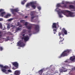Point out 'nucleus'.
<instances>
[{
  "label": "nucleus",
  "mask_w": 75,
  "mask_h": 75,
  "mask_svg": "<svg viewBox=\"0 0 75 75\" xmlns=\"http://www.w3.org/2000/svg\"><path fill=\"white\" fill-rule=\"evenodd\" d=\"M61 13H62L64 15L67 13V14L66 15L67 17H75V13H74L70 12V11L68 10H62L60 11H59L58 13L59 16L60 18H62L63 17L61 15Z\"/></svg>",
  "instance_id": "1"
},
{
  "label": "nucleus",
  "mask_w": 75,
  "mask_h": 75,
  "mask_svg": "<svg viewBox=\"0 0 75 75\" xmlns=\"http://www.w3.org/2000/svg\"><path fill=\"white\" fill-rule=\"evenodd\" d=\"M70 51L69 50H65L62 53L60 56L58 57V58H61L62 57L68 56V54H69V52Z\"/></svg>",
  "instance_id": "2"
},
{
  "label": "nucleus",
  "mask_w": 75,
  "mask_h": 75,
  "mask_svg": "<svg viewBox=\"0 0 75 75\" xmlns=\"http://www.w3.org/2000/svg\"><path fill=\"white\" fill-rule=\"evenodd\" d=\"M37 3L36 2H30L29 3H28L26 5V7H29L30 5V6L33 9H35L36 8V6L35 5V4H36Z\"/></svg>",
  "instance_id": "3"
},
{
  "label": "nucleus",
  "mask_w": 75,
  "mask_h": 75,
  "mask_svg": "<svg viewBox=\"0 0 75 75\" xmlns=\"http://www.w3.org/2000/svg\"><path fill=\"white\" fill-rule=\"evenodd\" d=\"M28 24V23L27 22H26L25 23V25L26 26V27L28 30H28V33H30L31 32V30L32 28V26L31 25H29L27 26Z\"/></svg>",
  "instance_id": "4"
},
{
  "label": "nucleus",
  "mask_w": 75,
  "mask_h": 75,
  "mask_svg": "<svg viewBox=\"0 0 75 75\" xmlns=\"http://www.w3.org/2000/svg\"><path fill=\"white\" fill-rule=\"evenodd\" d=\"M35 14V11H32L31 12L30 15L31 16V20L34 19L35 17V16H34Z\"/></svg>",
  "instance_id": "5"
},
{
  "label": "nucleus",
  "mask_w": 75,
  "mask_h": 75,
  "mask_svg": "<svg viewBox=\"0 0 75 75\" xmlns=\"http://www.w3.org/2000/svg\"><path fill=\"white\" fill-rule=\"evenodd\" d=\"M11 11L12 12L13 14V15H15L16 13L15 12H18L19 11L18 8L16 9H11Z\"/></svg>",
  "instance_id": "6"
},
{
  "label": "nucleus",
  "mask_w": 75,
  "mask_h": 75,
  "mask_svg": "<svg viewBox=\"0 0 75 75\" xmlns=\"http://www.w3.org/2000/svg\"><path fill=\"white\" fill-rule=\"evenodd\" d=\"M13 65L15 67H16V68L15 69L14 68V67L12 68L13 69L15 70L16 69H17L18 68V63H17V62H14L13 63Z\"/></svg>",
  "instance_id": "7"
},
{
  "label": "nucleus",
  "mask_w": 75,
  "mask_h": 75,
  "mask_svg": "<svg viewBox=\"0 0 75 75\" xmlns=\"http://www.w3.org/2000/svg\"><path fill=\"white\" fill-rule=\"evenodd\" d=\"M34 25L35 26L34 28L35 30L36 31H39V28H40L39 25Z\"/></svg>",
  "instance_id": "8"
},
{
  "label": "nucleus",
  "mask_w": 75,
  "mask_h": 75,
  "mask_svg": "<svg viewBox=\"0 0 75 75\" xmlns=\"http://www.w3.org/2000/svg\"><path fill=\"white\" fill-rule=\"evenodd\" d=\"M18 46H20V47H24L25 46V44L23 43V42L20 41L18 42Z\"/></svg>",
  "instance_id": "9"
},
{
  "label": "nucleus",
  "mask_w": 75,
  "mask_h": 75,
  "mask_svg": "<svg viewBox=\"0 0 75 75\" xmlns=\"http://www.w3.org/2000/svg\"><path fill=\"white\" fill-rule=\"evenodd\" d=\"M20 74H21L20 70H16L15 71L14 74L15 75H20Z\"/></svg>",
  "instance_id": "10"
},
{
  "label": "nucleus",
  "mask_w": 75,
  "mask_h": 75,
  "mask_svg": "<svg viewBox=\"0 0 75 75\" xmlns=\"http://www.w3.org/2000/svg\"><path fill=\"white\" fill-rule=\"evenodd\" d=\"M30 38H29V37L27 35L25 36L24 38V41L26 42L27 41H28V40H29V39Z\"/></svg>",
  "instance_id": "11"
},
{
  "label": "nucleus",
  "mask_w": 75,
  "mask_h": 75,
  "mask_svg": "<svg viewBox=\"0 0 75 75\" xmlns=\"http://www.w3.org/2000/svg\"><path fill=\"white\" fill-rule=\"evenodd\" d=\"M52 28L54 29V28H57V23H53L52 25Z\"/></svg>",
  "instance_id": "12"
},
{
  "label": "nucleus",
  "mask_w": 75,
  "mask_h": 75,
  "mask_svg": "<svg viewBox=\"0 0 75 75\" xmlns=\"http://www.w3.org/2000/svg\"><path fill=\"white\" fill-rule=\"evenodd\" d=\"M1 71H2L3 72H5V73L6 74H8L9 73L8 72H6V71H7V70L4 69H1Z\"/></svg>",
  "instance_id": "13"
},
{
  "label": "nucleus",
  "mask_w": 75,
  "mask_h": 75,
  "mask_svg": "<svg viewBox=\"0 0 75 75\" xmlns=\"http://www.w3.org/2000/svg\"><path fill=\"white\" fill-rule=\"evenodd\" d=\"M70 59L72 62H74L75 59V56H72L70 58Z\"/></svg>",
  "instance_id": "14"
},
{
  "label": "nucleus",
  "mask_w": 75,
  "mask_h": 75,
  "mask_svg": "<svg viewBox=\"0 0 75 75\" xmlns=\"http://www.w3.org/2000/svg\"><path fill=\"white\" fill-rule=\"evenodd\" d=\"M6 14V12H2L0 15L1 17H2L4 16V15H5Z\"/></svg>",
  "instance_id": "15"
},
{
  "label": "nucleus",
  "mask_w": 75,
  "mask_h": 75,
  "mask_svg": "<svg viewBox=\"0 0 75 75\" xmlns=\"http://www.w3.org/2000/svg\"><path fill=\"white\" fill-rule=\"evenodd\" d=\"M10 16H11V14L9 13H8L6 14V15L4 16V17H5V18H8V17H10Z\"/></svg>",
  "instance_id": "16"
},
{
  "label": "nucleus",
  "mask_w": 75,
  "mask_h": 75,
  "mask_svg": "<svg viewBox=\"0 0 75 75\" xmlns=\"http://www.w3.org/2000/svg\"><path fill=\"white\" fill-rule=\"evenodd\" d=\"M19 30L21 31V28H20L19 27L17 28L15 30L16 33H17L18 31H19Z\"/></svg>",
  "instance_id": "17"
},
{
  "label": "nucleus",
  "mask_w": 75,
  "mask_h": 75,
  "mask_svg": "<svg viewBox=\"0 0 75 75\" xmlns=\"http://www.w3.org/2000/svg\"><path fill=\"white\" fill-rule=\"evenodd\" d=\"M42 72H43V69H41L40 71H39V73L40 75H42Z\"/></svg>",
  "instance_id": "18"
},
{
  "label": "nucleus",
  "mask_w": 75,
  "mask_h": 75,
  "mask_svg": "<svg viewBox=\"0 0 75 75\" xmlns=\"http://www.w3.org/2000/svg\"><path fill=\"white\" fill-rule=\"evenodd\" d=\"M69 8H73V9H75V7L73 5H70L69 6Z\"/></svg>",
  "instance_id": "19"
},
{
  "label": "nucleus",
  "mask_w": 75,
  "mask_h": 75,
  "mask_svg": "<svg viewBox=\"0 0 75 75\" xmlns=\"http://www.w3.org/2000/svg\"><path fill=\"white\" fill-rule=\"evenodd\" d=\"M25 2H26V1H25V0H24L22 1L21 3L23 5V4H25Z\"/></svg>",
  "instance_id": "20"
},
{
  "label": "nucleus",
  "mask_w": 75,
  "mask_h": 75,
  "mask_svg": "<svg viewBox=\"0 0 75 75\" xmlns=\"http://www.w3.org/2000/svg\"><path fill=\"white\" fill-rule=\"evenodd\" d=\"M59 39H60V41H63L64 39L61 36L59 37Z\"/></svg>",
  "instance_id": "21"
},
{
  "label": "nucleus",
  "mask_w": 75,
  "mask_h": 75,
  "mask_svg": "<svg viewBox=\"0 0 75 75\" xmlns=\"http://www.w3.org/2000/svg\"><path fill=\"white\" fill-rule=\"evenodd\" d=\"M65 3H66V4H68V2H65L64 1H62V4H65Z\"/></svg>",
  "instance_id": "22"
},
{
  "label": "nucleus",
  "mask_w": 75,
  "mask_h": 75,
  "mask_svg": "<svg viewBox=\"0 0 75 75\" xmlns=\"http://www.w3.org/2000/svg\"><path fill=\"white\" fill-rule=\"evenodd\" d=\"M3 68H4V69H8V67L7 66H4Z\"/></svg>",
  "instance_id": "23"
},
{
  "label": "nucleus",
  "mask_w": 75,
  "mask_h": 75,
  "mask_svg": "<svg viewBox=\"0 0 75 75\" xmlns=\"http://www.w3.org/2000/svg\"><path fill=\"white\" fill-rule=\"evenodd\" d=\"M61 7H62V8H67V5H65L63 6H61Z\"/></svg>",
  "instance_id": "24"
},
{
  "label": "nucleus",
  "mask_w": 75,
  "mask_h": 75,
  "mask_svg": "<svg viewBox=\"0 0 75 75\" xmlns=\"http://www.w3.org/2000/svg\"><path fill=\"white\" fill-rule=\"evenodd\" d=\"M20 21L21 23H25V21L24 20H21Z\"/></svg>",
  "instance_id": "25"
},
{
  "label": "nucleus",
  "mask_w": 75,
  "mask_h": 75,
  "mask_svg": "<svg viewBox=\"0 0 75 75\" xmlns=\"http://www.w3.org/2000/svg\"><path fill=\"white\" fill-rule=\"evenodd\" d=\"M53 31H54L53 33H54V34H55L56 33V32H57V30H56V29H53Z\"/></svg>",
  "instance_id": "26"
},
{
  "label": "nucleus",
  "mask_w": 75,
  "mask_h": 75,
  "mask_svg": "<svg viewBox=\"0 0 75 75\" xmlns=\"http://www.w3.org/2000/svg\"><path fill=\"white\" fill-rule=\"evenodd\" d=\"M57 7H61V4H57Z\"/></svg>",
  "instance_id": "27"
},
{
  "label": "nucleus",
  "mask_w": 75,
  "mask_h": 75,
  "mask_svg": "<svg viewBox=\"0 0 75 75\" xmlns=\"http://www.w3.org/2000/svg\"><path fill=\"white\" fill-rule=\"evenodd\" d=\"M64 62H66V63H67L68 64H69V63H70L69 60H66Z\"/></svg>",
  "instance_id": "28"
},
{
  "label": "nucleus",
  "mask_w": 75,
  "mask_h": 75,
  "mask_svg": "<svg viewBox=\"0 0 75 75\" xmlns=\"http://www.w3.org/2000/svg\"><path fill=\"white\" fill-rule=\"evenodd\" d=\"M27 32L26 29H24L23 30V33H25Z\"/></svg>",
  "instance_id": "29"
},
{
  "label": "nucleus",
  "mask_w": 75,
  "mask_h": 75,
  "mask_svg": "<svg viewBox=\"0 0 75 75\" xmlns=\"http://www.w3.org/2000/svg\"><path fill=\"white\" fill-rule=\"evenodd\" d=\"M4 10L2 9H0V13H2V11H4Z\"/></svg>",
  "instance_id": "30"
},
{
  "label": "nucleus",
  "mask_w": 75,
  "mask_h": 75,
  "mask_svg": "<svg viewBox=\"0 0 75 75\" xmlns=\"http://www.w3.org/2000/svg\"><path fill=\"white\" fill-rule=\"evenodd\" d=\"M64 34H65V35H67V31L66 30L64 31Z\"/></svg>",
  "instance_id": "31"
},
{
  "label": "nucleus",
  "mask_w": 75,
  "mask_h": 75,
  "mask_svg": "<svg viewBox=\"0 0 75 75\" xmlns=\"http://www.w3.org/2000/svg\"><path fill=\"white\" fill-rule=\"evenodd\" d=\"M0 67H1V68H3V67H4V66H3V65L0 64Z\"/></svg>",
  "instance_id": "32"
},
{
  "label": "nucleus",
  "mask_w": 75,
  "mask_h": 75,
  "mask_svg": "<svg viewBox=\"0 0 75 75\" xmlns=\"http://www.w3.org/2000/svg\"><path fill=\"white\" fill-rule=\"evenodd\" d=\"M66 30H65V29L64 28H63L62 29V31H63V32H64V31H66Z\"/></svg>",
  "instance_id": "33"
},
{
  "label": "nucleus",
  "mask_w": 75,
  "mask_h": 75,
  "mask_svg": "<svg viewBox=\"0 0 75 75\" xmlns=\"http://www.w3.org/2000/svg\"><path fill=\"white\" fill-rule=\"evenodd\" d=\"M3 50V48L2 47H1L0 46V51H1Z\"/></svg>",
  "instance_id": "34"
},
{
  "label": "nucleus",
  "mask_w": 75,
  "mask_h": 75,
  "mask_svg": "<svg viewBox=\"0 0 75 75\" xmlns=\"http://www.w3.org/2000/svg\"><path fill=\"white\" fill-rule=\"evenodd\" d=\"M59 44H63L62 43V41H60L59 42Z\"/></svg>",
  "instance_id": "35"
},
{
  "label": "nucleus",
  "mask_w": 75,
  "mask_h": 75,
  "mask_svg": "<svg viewBox=\"0 0 75 75\" xmlns=\"http://www.w3.org/2000/svg\"><path fill=\"white\" fill-rule=\"evenodd\" d=\"M38 9L39 10H41V7L40 6H38Z\"/></svg>",
  "instance_id": "36"
},
{
  "label": "nucleus",
  "mask_w": 75,
  "mask_h": 75,
  "mask_svg": "<svg viewBox=\"0 0 75 75\" xmlns=\"http://www.w3.org/2000/svg\"><path fill=\"white\" fill-rule=\"evenodd\" d=\"M8 71L9 72H12V71H11L10 69L8 70Z\"/></svg>",
  "instance_id": "37"
},
{
  "label": "nucleus",
  "mask_w": 75,
  "mask_h": 75,
  "mask_svg": "<svg viewBox=\"0 0 75 75\" xmlns=\"http://www.w3.org/2000/svg\"><path fill=\"white\" fill-rule=\"evenodd\" d=\"M17 26H18V25H20V23L18 22H17Z\"/></svg>",
  "instance_id": "38"
},
{
  "label": "nucleus",
  "mask_w": 75,
  "mask_h": 75,
  "mask_svg": "<svg viewBox=\"0 0 75 75\" xmlns=\"http://www.w3.org/2000/svg\"><path fill=\"white\" fill-rule=\"evenodd\" d=\"M11 20H13V19H12V18H11V19H10L8 20V21H11Z\"/></svg>",
  "instance_id": "39"
},
{
  "label": "nucleus",
  "mask_w": 75,
  "mask_h": 75,
  "mask_svg": "<svg viewBox=\"0 0 75 75\" xmlns=\"http://www.w3.org/2000/svg\"><path fill=\"white\" fill-rule=\"evenodd\" d=\"M59 71L61 72H62L63 71V70H62V69H60L59 70Z\"/></svg>",
  "instance_id": "40"
},
{
  "label": "nucleus",
  "mask_w": 75,
  "mask_h": 75,
  "mask_svg": "<svg viewBox=\"0 0 75 75\" xmlns=\"http://www.w3.org/2000/svg\"><path fill=\"white\" fill-rule=\"evenodd\" d=\"M3 21V19L2 18H0V21Z\"/></svg>",
  "instance_id": "41"
},
{
  "label": "nucleus",
  "mask_w": 75,
  "mask_h": 75,
  "mask_svg": "<svg viewBox=\"0 0 75 75\" xmlns=\"http://www.w3.org/2000/svg\"><path fill=\"white\" fill-rule=\"evenodd\" d=\"M58 34H59V36H60L61 35V33L59 32V33Z\"/></svg>",
  "instance_id": "42"
},
{
  "label": "nucleus",
  "mask_w": 75,
  "mask_h": 75,
  "mask_svg": "<svg viewBox=\"0 0 75 75\" xmlns=\"http://www.w3.org/2000/svg\"><path fill=\"white\" fill-rule=\"evenodd\" d=\"M72 70H73L74 71L75 70V67L74 68H73L72 69Z\"/></svg>",
  "instance_id": "43"
},
{
  "label": "nucleus",
  "mask_w": 75,
  "mask_h": 75,
  "mask_svg": "<svg viewBox=\"0 0 75 75\" xmlns=\"http://www.w3.org/2000/svg\"><path fill=\"white\" fill-rule=\"evenodd\" d=\"M28 17V16H25V18H27Z\"/></svg>",
  "instance_id": "44"
},
{
  "label": "nucleus",
  "mask_w": 75,
  "mask_h": 75,
  "mask_svg": "<svg viewBox=\"0 0 75 75\" xmlns=\"http://www.w3.org/2000/svg\"><path fill=\"white\" fill-rule=\"evenodd\" d=\"M0 28H2V25H0Z\"/></svg>",
  "instance_id": "45"
},
{
  "label": "nucleus",
  "mask_w": 75,
  "mask_h": 75,
  "mask_svg": "<svg viewBox=\"0 0 75 75\" xmlns=\"http://www.w3.org/2000/svg\"><path fill=\"white\" fill-rule=\"evenodd\" d=\"M2 37V35H0V37Z\"/></svg>",
  "instance_id": "46"
},
{
  "label": "nucleus",
  "mask_w": 75,
  "mask_h": 75,
  "mask_svg": "<svg viewBox=\"0 0 75 75\" xmlns=\"http://www.w3.org/2000/svg\"><path fill=\"white\" fill-rule=\"evenodd\" d=\"M24 35H25V34H23L22 35V36H24Z\"/></svg>",
  "instance_id": "47"
},
{
  "label": "nucleus",
  "mask_w": 75,
  "mask_h": 75,
  "mask_svg": "<svg viewBox=\"0 0 75 75\" xmlns=\"http://www.w3.org/2000/svg\"><path fill=\"white\" fill-rule=\"evenodd\" d=\"M11 27H13V25H11Z\"/></svg>",
  "instance_id": "48"
},
{
  "label": "nucleus",
  "mask_w": 75,
  "mask_h": 75,
  "mask_svg": "<svg viewBox=\"0 0 75 75\" xmlns=\"http://www.w3.org/2000/svg\"><path fill=\"white\" fill-rule=\"evenodd\" d=\"M22 27L21 25L19 26V27Z\"/></svg>",
  "instance_id": "49"
},
{
  "label": "nucleus",
  "mask_w": 75,
  "mask_h": 75,
  "mask_svg": "<svg viewBox=\"0 0 75 75\" xmlns=\"http://www.w3.org/2000/svg\"><path fill=\"white\" fill-rule=\"evenodd\" d=\"M22 39H24V38H23V37L22 38Z\"/></svg>",
  "instance_id": "50"
},
{
  "label": "nucleus",
  "mask_w": 75,
  "mask_h": 75,
  "mask_svg": "<svg viewBox=\"0 0 75 75\" xmlns=\"http://www.w3.org/2000/svg\"><path fill=\"white\" fill-rule=\"evenodd\" d=\"M1 32H0V34H1Z\"/></svg>",
  "instance_id": "51"
},
{
  "label": "nucleus",
  "mask_w": 75,
  "mask_h": 75,
  "mask_svg": "<svg viewBox=\"0 0 75 75\" xmlns=\"http://www.w3.org/2000/svg\"><path fill=\"white\" fill-rule=\"evenodd\" d=\"M64 35H63V36H64Z\"/></svg>",
  "instance_id": "52"
}]
</instances>
